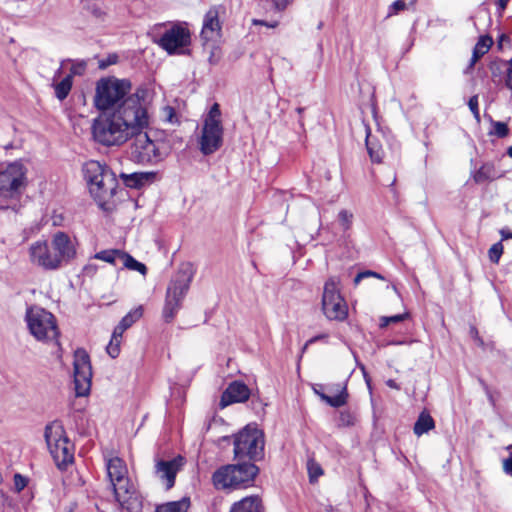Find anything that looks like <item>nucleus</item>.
Here are the masks:
<instances>
[{
    "mask_svg": "<svg viewBox=\"0 0 512 512\" xmlns=\"http://www.w3.org/2000/svg\"><path fill=\"white\" fill-rule=\"evenodd\" d=\"M26 321L31 334L38 340H54L59 335L54 315L43 308H28Z\"/></svg>",
    "mask_w": 512,
    "mask_h": 512,
    "instance_id": "f8f14e48",
    "label": "nucleus"
},
{
    "mask_svg": "<svg viewBox=\"0 0 512 512\" xmlns=\"http://www.w3.org/2000/svg\"><path fill=\"white\" fill-rule=\"evenodd\" d=\"M493 134L499 138H504L509 134V129L506 123L500 121H493Z\"/></svg>",
    "mask_w": 512,
    "mask_h": 512,
    "instance_id": "a19ab883",
    "label": "nucleus"
},
{
    "mask_svg": "<svg viewBox=\"0 0 512 512\" xmlns=\"http://www.w3.org/2000/svg\"><path fill=\"white\" fill-rule=\"evenodd\" d=\"M296 110H297L298 114H302V113H303V111H304V108L299 107V108H297Z\"/></svg>",
    "mask_w": 512,
    "mask_h": 512,
    "instance_id": "774afa93",
    "label": "nucleus"
},
{
    "mask_svg": "<svg viewBox=\"0 0 512 512\" xmlns=\"http://www.w3.org/2000/svg\"><path fill=\"white\" fill-rule=\"evenodd\" d=\"M8 209H12L13 211H17L18 210V206L17 205H13V206H1L0 207V210H8Z\"/></svg>",
    "mask_w": 512,
    "mask_h": 512,
    "instance_id": "bf43d9fd",
    "label": "nucleus"
},
{
    "mask_svg": "<svg viewBox=\"0 0 512 512\" xmlns=\"http://www.w3.org/2000/svg\"><path fill=\"white\" fill-rule=\"evenodd\" d=\"M27 186V168L22 162L0 163L1 198L19 201Z\"/></svg>",
    "mask_w": 512,
    "mask_h": 512,
    "instance_id": "20e7f679",
    "label": "nucleus"
},
{
    "mask_svg": "<svg viewBox=\"0 0 512 512\" xmlns=\"http://www.w3.org/2000/svg\"><path fill=\"white\" fill-rule=\"evenodd\" d=\"M73 366L76 396H87L91 389L92 367L90 357L84 349L75 351Z\"/></svg>",
    "mask_w": 512,
    "mask_h": 512,
    "instance_id": "4468645a",
    "label": "nucleus"
},
{
    "mask_svg": "<svg viewBox=\"0 0 512 512\" xmlns=\"http://www.w3.org/2000/svg\"><path fill=\"white\" fill-rule=\"evenodd\" d=\"M147 90L138 88L110 112L93 120L92 135L96 142L110 147L126 143L135 131L150 125Z\"/></svg>",
    "mask_w": 512,
    "mask_h": 512,
    "instance_id": "f257e3e1",
    "label": "nucleus"
},
{
    "mask_svg": "<svg viewBox=\"0 0 512 512\" xmlns=\"http://www.w3.org/2000/svg\"><path fill=\"white\" fill-rule=\"evenodd\" d=\"M250 390L246 384L239 381H234L226 388L221 397L223 406L230 405L237 402H245L249 399Z\"/></svg>",
    "mask_w": 512,
    "mask_h": 512,
    "instance_id": "412c9836",
    "label": "nucleus"
},
{
    "mask_svg": "<svg viewBox=\"0 0 512 512\" xmlns=\"http://www.w3.org/2000/svg\"><path fill=\"white\" fill-rule=\"evenodd\" d=\"M406 8V3L404 0H396L389 7V16L393 14H397L400 11H403Z\"/></svg>",
    "mask_w": 512,
    "mask_h": 512,
    "instance_id": "09e8293b",
    "label": "nucleus"
},
{
    "mask_svg": "<svg viewBox=\"0 0 512 512\" xmlns=\"http://www.w3.org/2000/svg\"><path fill=\"white\" fill-rule=\"evenodd\" d=\"M29 256L32 264L44 270H57L61 267L59 259L55 256L47 241H36L29 248Z\"/></svg>",
    "mask_w": 512,
    "mask_h": 512,
    "instance_id": "2eb2a0df",
    "label": "nucleus"
},
{
    "mask_svg": "<svg viewBox=\"0 0 512 512\" xmlns=\"http://www.w3.org/2000/svg\"><path fill=\"white\" fill-rule=\"evenodd\" d=\"M230 512H264L261 499L258 496H250L233 504Z\"/></svg>",
    "mask_w": 512,
    "mask_h": 512,
    "instance_id": "5701e85b",
    "label": "nucleus"
},
{
    "mask_svg": "<svg viewBox=\"0 0 512 512\" xmlns=\"http://www.w3.org/2000/svg\"><path fill=\"white\" fill-rule=\"evenodd\" d=\"M468 106L477 122H480V112L478 107V96L473 95L469 101Z\"/></svg>",
    "mask_w": 512,
    "mask_h": 512,
    "instance_id": "c03bdc74",
    "label": "nucleus"
},
{
    "mask_svg": "<svg viewBox=\"0 0 512 512\" xmlns=\"http://www.w3.org/2000/svg\"><path fill=\"white\" fill-rule=\"evenodd\" d=\"M354 215L350 210L342 209L339 211L337 220L344 234L348 232L353 224Z\"/></svg>",
    "mask_w": 512,
    "mask_h": 512,
    "instance_id": "473e14b6",
    "label": "nucleus"
},
{
    "mask_svg": "<svg viewBox=\"0 0 512 512\" xmlns=\"http://www.w3.org/2000/svg\"><path fill=\"white\" fill-rule=\"evenodd\" d=\"M44 437L48 449L60 469H65L73 461V446L65 435L59 422H52L45 427Z\"/></svg>",
    "mask_w": 512,
    "mask_h": 512,
    "instance_id": "1a4fd4ad",
    "label": "nucleus"
},
{
    "mask_svg": "<svg viewBox=\"0 0 512 512\" xmlns=\"http://www.w3.org/2000/svg\"><path fill=\"white\" fill-rule=\"evenodd\" d=\"M506 67H512V58L509 61H506Z\"/></svg>",
    "mask_w": 512,
    "mask_h": 512,
    "instance_id": "69168bd1",
    "label": "nucleus"
},
{
    "mask_svg": "<svg viewBox=\"0 0 512 512\" xmlns=\"http://www.w3.org/2000/svg\"><path fill=\"white\" fill-rule=\"evenodd\" d=\"M131 139L130 157L135 163L155 165L166 158L164 143L152 140L145 129L135 131Z\"/></svg>",
    "mask_w": 512,
    "mask_h": 512,
    "instance_id": "39448f33",
    "label": "nucleus"
},
{
    "mask_svg": "<svg viewBox=\"0 0 512 512\" xmlns=\"http://www.w3.org/2000/svg\"><path fill=\"white\" fill-rule=\"evenodd\" d=\"M182 458L172 460H158L155 465L157 477L164 483L166 489H171L175 484L176 474L180 469Z\"/></svg>",
    "mask_w": 512,
    "mask_h": 512,
    "instance_id": "aec40b11",
    "label": "nucleus"
},
{
    "mask_svg": "<svg viewBox=\"0 0 512 512\" xmlns=\"http://www.w3.org/2000/svg\"><path fill=\"white\" fill-rule=\"evenodd\" d=\"M127 330L126 328H124L120 323L115 327L113 333H112V337L111 339L112 340H120L121 337H122V334L124 333V331Z\"/></svg>",
    "mask_w": 512,
    "mask_h": 512,
    "instance_id": "864d4df0",
    "label": "nucleus"
},
{
    "mask_svg": "<svg viewBox=\"0 0 512 512\" xmlns=\"http://www.w3.org/2000/svg\"><path fill=\"white\" fill-rule=\"evenodd\" d=\"M27 483V478H25L21 474L16 473L14 475V487L17 492L22 491L27 486Z\"/></svg>",
    "mask_w": 512,
    "mask_h": 512,
    "instance_id": "de8ad7c7",
    "label": "nucleus"
},
{
    "mask_svg": "<svg viewBox=\"0 0 512 512\" xmlns=\"http://www.w3.org/2000/svg\"><path fill=\"white\" fill-rule=\"evenodd\" d=\"M118 56L115 54L109 55L105 60H101L99 63L100 68H106L112 64L117 63Z\"/></svg>",
    "mask_w": 512,
    "mask_h": 512,
    "instance_id": "3c124183",
    "label": "nucleus"
},
{
    "mask_svg": "<svg viewBox=\"0 0 512 512\" xmlns=\"http://www.w3.org/2000/svg\"><path fill=\"white\" fill-rule=\"evenodd\" d=\"M113 494L115 500L123 510L127 512H142L143 498L133 483L127 487V491L123 489L115 491Z\"/></svg>",
    "mask_w": 512,
    "mask_h": 512,
    "instance_id": "6ab92c4d",
    "label": "nucleus"
},
{
    "mask_svg": "<svg viewBox=\"0 0 512 512\" xmlns=\"http://www.w3.org/2000/svg\"><path fill=\"white\" fill-rule=\"evenodd\" d=\"M122 266L129 270L137 271L141 275L145 276L147 274V267L144 263L137 261L130 254L123 251L121 261Z\"/></svg>",
    "mask_w": 512,
    "mask_h": 512,
    "instance_id": "c756f323",
    "label": "nucleus"
},
{
    "mask_svg": "<svg viewBox=\"0 0 512 512\" xmlns=\"http://www.w3.org/2000/svg\"><path fill=\"white\" fill-rule=\"evenodd\" d=\"M325 388L326 387L322 384H316L313 386V391L322 401L333 408H339L345 405V393H342V395L331 396L324 392V390H326Z\"/></svg>",
    "mask_w": 512,
    "mask_h": 512,
    "instance_id": "393cba45",
    "label": "nucleus"
},
{
    "mask_svg": "<svg viewBox=\"0 0 512 512\" xmlns=\"http://www.w3.org/2000/svg\"><path fill=\"white\" fill-rule=\"evenodd\" d=\"M143 315V307L138 306L135 309L131 310L128 314H126L121 321L119 322L124 328L128 329L139 320Z\"/></svg>",
    "mask_w": 512,
    "mask_h": 512,
    "instance_id": "72a5a7b5",
    "label": "nucleus"
},
{
    "mask_svg": "<svg viewBox=\"0 0 512 512\" xmlns=\"http://www.w3.org/2000/svg\"><path fill=\"white\" fill-rule=\"evenodd\" d=\"M92 13L96 16V17H100L102 15V11L99 9V8H93L92 9Z\"/></svg>",
    "mask_w": 512,
    "mask_h": 512,
    "instance_id": "052dcab7",
    "label": "nucleus"
},
{
    "mask_svg": "<svg viewBox=\"0 0 512 512\" xmlns=\"http://www.w3.org/2000/svg\"><path fill=\"white\" fill-rule=\"evenodd\" d=\"M293 1L294 0H271L275 9L278 11H283Z\"/></svg>",
    "mask_w": 512,
    "mask_h": 512,
    "instance_id": "603ef678",
    "label": "nucleus"
},
{
    "mask_svg": "<svg viewBox=\"0 0 512 512\" xmlns=\"http://www.w3.org/2000/svg\"><path fill=\"white\" fill-rule=\"evenodd\" d=\"M209 61H210L211 64H215L216 63V61H214L213 54L210 56Z\"/></svg>",
    "mask_w": 512,
    "mask_h": 512,
    "instance_id": "338daca9",
    "label": "nucleus"
},
{
    "mask_svg": "<svg viewBox=\"0 0 512 512\" xmlns=\"http://www.w3.org/2000/svg\"><path fill=\"white\" fill-rule=\"evenodd\" d=\"M502 254H503V245L501 242H497V243L493 244L488 251L490 261L495 264H497L499 262Z\"/></svg>",
    "mask_w": 512,
    "mask_h": 512,
    "instance_id": "4c0bfd02",
    "label": "nucleus"
},
{
    "mask_svg": "<svg viewBox=\"0 0 512 512\" xmlns=\"http://www.w3.org/2000/svg\"><path fill=\"white\" fill-rule=\"evenodd\" d=\"M107 477L113 492L125 489L132 484L128 477V469L125 462L119 457H113L106 462Z\"/></svg>",
    "mask_w": 512,
    "mask_h": 512,
    "instance_id": "dca6fc26",
    "label": "nucleus"
},
{
    "mask_svg": "<svg viewBox=\"0 0 512 512\" xmlns=\"http://www.w3.org/2000/svg\"><path fill=\"white\" fill-rule=\"evenodd\" d=\"M155 175L156 173L154 172H134L131 174L121 173L120 177L125 186L138 189L146 183L151 182L155 178Z\"/></svg>",
    "mask_w": 512,
    "mask_h": 512,
    "instance_id": "4be33fe9",
    "label": "nucleus"
},
{
    "mask_svg": "<svg viewBox=\"0 0 512 512\" xmlns=\"http://www.w3.org/2000/svg\"><path fill=\"white\" fill-rule=\"evenodd\" d=\"M189 506V498L184 497L178 501H172L158 505L155 509V512H187Z\"/></svg>",
    "mask_w": 512,
    "mask_h": 512,
    "instance_id": "bb28decb",
    "label": "nucleus"
},
{
    "mask_svg": "<svg viewBox=\"0 0 512 512\" xmlns=\"http://www.w3.org/2000/svg\"><path fill=\"white\" fill-rule=\"evenodd\" d=\"M85 179L89 185V191L100 208L108 209L110 200L116 193L118 181L112 170L99 161L90 160L83 166Z\"/></svg>",
    "mask_w": 512,
    "mask_h": 512,
    "instance_id": "f03ea898",
    "label": "nucleus"
},
{
    "mask_svg": "<svg viewBox=\"0 0 512 512\" xmlns=\"http://www.w3.org/2000/svg\"><path fill=\"white\" fill-rule=\"evenodd\" d=\"M192 274L188 271H179L167 287L162 316L165 322H171L180 310L182 301L187 294Z\"/></svg>",
    "mask_w": 512,
    "mask_h": 512,
    "instance_id": "9b49d317",
    "label": "nucleus"
},
{
    "mask_svg": "<svg viewBox=\"0 0 512 512\" xmlns=\"http://www.w3.org/2000/svg\"><path fill=\"white\" fill-rule=\"evenodd\" d=\"M340 422L344 426H351L354 424L353 416L349 412L343 411L340 413Z\"/></svg>",
    "mask_w": 512,
    "mask_h": 512,
    "instance_id": "8fccbe9b",
    "label": "nucleus"
},
{
    "mask_svg": "<svg viewBox=\"0 0 512 512\" xmlns=\"http://www.w3.org/2000/svg\"><path fill=\"white\" fill-rule=\"evenodd\" d=\"M258 472V467L251 462L228 464L213 473L212 482L218 490L245 488L251 485Z\"/></svg>",
    "mask_w": 512,
    "mask_h": 512,
    "instance_id": "7ed1b4c3",
    "label": "nucleus"
},
{
    "mask_svg": "<svg viewBox=\"0 0 512 512\" xmlns=\"http://www.w3.org/2000/svg\"><path fill=\"white\" fill-rule=\"evenodd\" d=\"M492 43V38L489 36H481L479 38L473 49V54L468 69L472 68L476 62L489 51Z\"/></svg>",
    "mask_w": 512,
    "mask_h": 512,
    "instance_id": "a878e982",
    "label": "nucleus"
},
{
    "mask_svg": "<svg viewBox=\"0 0 512 512\" xmlns=\"http://www.w3.org/2000/svg\"><path fill=\"white\" fill-rule=\"evenodd\" d=\"M434 426L435 422L431 415L426 412H422L415 422L413 430L417 436H421L433 429Z\"/></svg>",
    "mask_w": 512,
    "mask_h": 512,
    "instance_id": "cd10ccee",
    "label": "nucleus"
},
{
    "mask_svg": "<svg viewBox=\"0 0 512 512\" xmlns=\"http://www.w3.org/2000/svg\"><path fill=\"white\" fill-rule=\"evenodd\" d=\"M264 434L256 427L246 426L234 436V458L250 461L261 460L264 456Z\"/></svg>",
    "mask_w": 512,
    "mask_h": 512,
    "instance_id": "6e6552de",
    "label": "nucleus"
},
{
    "mask_svg": "<svg viewBox=\"0 0 512 512\" xmlns=\"http://www.w3.org/2000/svg\"><path fill=\"white\" fill-rule=\"evenodd\" d=\"M409 317V313L397 314L393 316H383L380 318V327L385 328L391 323H399Z\"/></svg>",
    "mask_w": 512,
    "mask_h": 512,
    "instance_id": "e433bc0d",
    "label": "nucleus"
},
{
    "mask_svg": "<svg viewBox=\"0 0 512 512\" xmlns=\"http://www.w3.org/2000/svg\"><path fill=\"white\" fill-rule=\"evenodd\" d=\"M506 61L497 60L490 63L489 69L491 71L492 77H499L503 71L504 68L506 69Z\"/></svg>",
    "mask_w": 512,
    "mask_h": 512,
    "instance_id": "ea45409f",
    "label": "nucleus"
},
{
    "mask_svg": "<svg viewBox=\"0 0 512 512\" xmlns=\"http://www.w3.org/2000/svg\"><path fill=\"white\" fill-rule=\"evenodd\" d=\"M509 0H497V5L500 10H504L508 4Z\"/></svg>",
    "mask_w": 512,
    "mask_h": 512,
    "instance_id": "13d9d810",
    "label": "nucleus"
},
{
    "mask_svg": "<svg viewBox=\"0 0 512 512\" xmlns=\"http://www.w3.org/2000/svg\"><path fill=\"white\" fill-rule=\"evenodd\" d=\"M73 80L71 76H65L59 83L54 85L55 96L60 100H64L70 93Z\"/></svg>",
    "mask_w": 512,
    "mask_h": 512,
    "instance_id": "2f4dec72",
    "label": "nucleus"
},
{
    "mask_svg": "<svg viewBox=\"0 0 512 512\" xmlns=\"http://www.w3.org/2000/svg\"><path fill=\"white\" fill-rule=\"evenodd\" d=\"M163 119L165 122L167 123H170V124H174L177 122V115H176V111L173 107L171 106H166L164 107L163 109Z\"/></svg>",
    "mask_w": 512,
    "mask_h": 512,
    "instance_id": "79ce46f5",
    "label": "nucleus"
},
{
    "mask_svg": "<svg viewBox=\"0 0 512 512\" xmlns=\"http://www.w3.org/2000/svg\"><path fill=\"white\" fill-rule=\"evenodd\" d=\"M326 391L330 394L334 395H342V393H345V405L348 402L349 394L347 391V385L346 383H334L326 386Z\"/></svg>",
    "mask_w": 512,
    "mask_h": 512,
    "instance_id": "f704fd0d",
    "label": "nucleus"
},
{
    "mask_svg": "<svg viewBox=\"0 0 512 512\" xmlns=\"http://www.w3.org/2000/svg\"><path fill=\"white\" fill-rule=\"evenodd\" d=\"M367 277H375L378 279H384L381 274L374 272V271L366 270V271L360 272L356 275V277L354 278V283L357 285V284H359V282L362 279L367 278Z\"/></svg>",
    "mask_w": 512,
    "mask_h": 512,
    "instance_id": "49530a36",
    "label": "nucleus"
},
{
    "mask_svg": "<svg viewBox=\"0 0 512 512\" xmlns=\"http://www.w3.org/2000/svg\"><path fill=\"white\" fill-rule=\"evenodd\" d=\"M366 148L368 151V154L370 156V159L374 163H381L384 156V151L382 149V146L379 145L377 142H374L371 139L370 131L367 132L366 135Z\"/></svg>",
    "mask_w": 512,
    "mask_h": 512,
    "instance_id": "c85d7f7f",
    "label": "nucleus"
},
{
    "mask_svg": "<svg viewBox=\"0 0 512 512\" xmlns=\"http://www.w3.org/2000/svg\"><path fill=\"white\" fill-rule=\"evenodd\" d=\"M107 353L112 357L116 358L120 353V340H110L106 347Z\"/></svg>",
    "mask_w": 512,
    "mask_h": 512,
    "instance_id": "a18cd8bd",
    "label": "nucleus"
},
{
    "mask_svg": "<svg viewBox=\"0 0 512 512\" xmlns=\"http://www.w3.org/2000/svg\"><path fill=\"white\" fill-rule=\"evenodd\" d=\"M221 14H225V7L222 5L212 6L206 12L200 34L201 39L205 42L212 41L220 37L222 30V24L220 21Z\"/></svg>",
    "mask_w": 512,
    "mask_h": 512,
    "instance_id": "f3484780",
    "label": "nucleus"
},
{
    "mask_svg": "<svg viewBox=\"0 0 512 512\" xmlns=\"http://www.w3.org/2000/svg\"><path fill=\"white\" fill-rule=\"evenodd\" d=\"M51 248L62 266L68 263L76 255V249L70 237L64 232H57L53 235Z\"/></svg>",
    "mask_w": 512,
    "mask_h": 512,
    "instance_id": "a211bd4d",
    "label": "nucleus"
},
{
    "mask_svg": "<svg viewBox=\"0 0 512 512\" xmlns=\"http://www.w3.org/2000/svg\"><path fill=\"white\" fill-rule=\"evenodd\" d=\"M470 333L473 337L478 338V331L475 327H471Z\"/></svg>",
    "mask_w": 512,
    "mask_h": 512,
    "instance_id": "680f3d73",
    "label": "nucleus"
},
{
    "mask_svg": "<svg viewBox=\"0 0 512 512\" xmlns=\"http://www.w3.org/2000/svg\"><path fill=\"white\" fill-rule=\"evenodd\" d=\"M500 235L502 237V240L512 239V232H510L507 229H504V228L501 229L500 230Z\"/></svg>",
    "mask_w": 512,
    "mask_h": 512,
    "instance_id": "6e6d98bb",
    "label": "nucleus"
},
{
    "mask_svg": "<svg viewBox=\"0 0 512 512\" xmlns=\"http://www.w3.org/2000/svg\"><path fill=\"white\" fill-rule=\"evenodd\" d=\"M386 385L392 389H396V390H399L400 389V386L396 383L395 380L393 379H389L386 381Z\"/></svg>",
    "mask_w": 512,
    "mask_h": 512,
    "instance_id": "4d7b16f0",
    "label": "nucleus"
},
{
    "mask_svg": "<svg viewBox=\"0 0 512 512\" xmlns=\"http://www.w3.org/2000/svg\"><path fill=\"white\" fill-rule=\"evenodd\" d=\"M252 23H253V25H262V26H266L268 28H275L278 26L277 21L267 22V21L260 20V19H253Z\"/></svg>",
    "mask_w": 512,
    "mask_h": 512,
    "instance_id": "5fc2aeb1",
    "label": "nucleus"
},
{
    "mask_svg": "<svg viewBox=\"0 0 512 512\" xmlns=\"http://www.w3.org/2000/svg\"><path fill=\"white\" fill-rule=\"evenodd\" d=\"M340 280L330 277L324 284L322 310L329 320L343 321L348 315V306L338 288Z\"/></svg>",
    "mask_w": 512,
    "mask_h": 512,
    "instance_id": "ddd939ff",
    "label": "nucleus"
},
{
    "mask_svg": "<svg viewBox=\"0 0 512 512\" xmlns=\"http://www.w3.org/2000/svg\"><path fill=\"white\" fill-rule=\"evenodd\" d=\"M319 338H321V336H316V337H314V338L310 339V340H309V343H312V342H314V341L318 340Z\"/></svg>",
    "mask_w": 512,
    "mask_h": 512,
    "instance_id": "0e129e2a",
    "label": "nucleus"
},
{
    "mask_svg": "<svg viewBox=\"0 0 512 512\" xmlns=\"http://www.w3.org/2000/svg\"><path fill=\"white\" fill-rule=\"evenodd\" d=\"M87 68V62L84 60H76L72 61L71 67H70V73L67 76H71V79L73 80L74 76H82Z\"/></svg>",
    "mask_w": 512,
    "mask_h": 512,
    "instance_id": "c9c22d12",
    "label": "nucleus"
},
{
    "mask_svg": "<svg viewBox=\"0 0 512 512\" xmlns=\"http://www.w3.org/2000/svg\"><path fill=\"white\" fill-rule=\"evenodd\" d=\"M224 128L221 121V110L218 103H214L204 118L199 150L203 155H211L223 145Z\"/></svg>",
    "mask_w": 512,
    "mask_h": 512,
    "instance_id": "0eeeda50",
    "label": "nucleus"
},
{
    "mask_svg": "<svg viewBox=\"0 0 512 512\" xmlns=\"http://www.w3.org/2000/svg\"><path fill=\"white\" fill-rule=\"evenodd\" d=\"M473 180L477 184H481L487 181H493L501 177V173L495 168V165L491 162L484 163L477 171L472 175Z\"/></svg>",
    "mask_w": 512,
    "mask_h": 512,
    "instance_id": "b1692460",
    "label": "nucleus"
},
{
    "mask_svg": "<svg viewBox=\"0 0 512 512\" xmlns=\"http://www.w3.org/2000/svg\"><path fill=\"white\" fill-rule=\"evenodd\" d=\"M507 154H508L509 157L512 158V145L508 148Z\"/></svg>",
    "mask_w": 512,
    "mask_h": 512,
    "instance_id": "e2e57ef3",
    "label": "nucleus"
},
{
    "mask_svg": "<svg viewBox=\"0 0 512 512\" xmlns=\"http://www.w3.org/2000/svg\"><path fill=\"white\" fill-rule=\"evenodd\" d=\"M191 31L187 22H173L167 25L165 31L155 40L169 55H184L191 45Z\"/></svg>",
    "mask_w": 512,
    "mask_h": 512,
    "instance_id": "9d476101",
    "label": "nucleus"
},
{
    "mask_svg": "<svg viewBox=\"0 0 512 512\" xmlns=\"http://www.w3.org/2000/svg\"><path fill=\"white\" fill-rule=\"evenodd\" d=\"M506 450L509 455L502 460V470L506 475L512 477V444L508 445Z\"/></svg>",
    "mask_w": 512,
    "mask_h": 512,
    "instance_id": "58836bf2",
    "label": "nucleus"
},
{
    "mask_svg": "<svg viewBox=\"0 0 512 512\" xmlns=\"http://www.w3.org/2000/svg\"><path fill=\"white\" fill-rule=\"evenodd\" d=\"M131 90V82L115 77L101 78L96 84L94 103L97 109L106 111L117 107Z\"/></svg>",
    "mask_w": 512,
    "mask_h": 512,
    "instance_id": "423d86ee",
    "label": "nucleus"
},
{
    "mask_svg": "<svg viewBox=\"0 0 512 512\" xmlns=\"http://www.w3.org/2000/svg\"><path fill=\"white\" fill-rule=\"evenodd\" d=\"M308 472H309V477H310L311 482H313L320 475L323 474L322 468L317 463H314V462L308 463Z\"/></svg>",
    "mask_w": 512,
    "mask_h": 512,
    "instance_id": "37998d69",
    "label": "nucleus"
},
{
    "mask_svg": "<svg viewBox=\"0 0 512 512\" xmlns=\"http://www.w3.org/2000/svg\"><path fill=\"white\" fill-rule=\"evenodd\" d=\"M122 254V250L108 249L97 252L94 258L116 266L121 261Z\"/></svg>",
    "mask_w": 512,
    "mask_h": 512,
    "instance_id": "7c9ffc66",
    "label": "nucleus"
}]
</instances>
